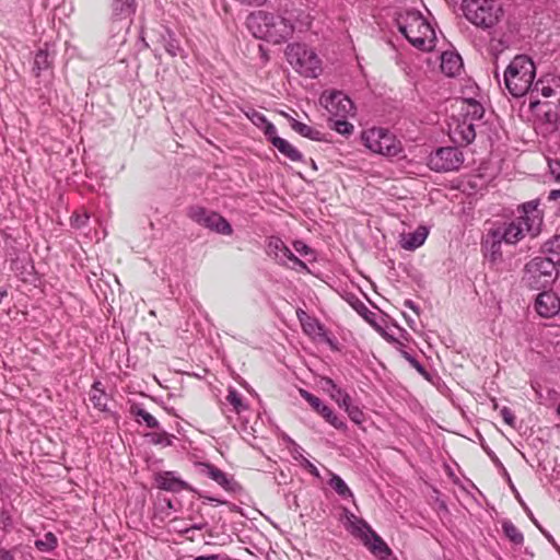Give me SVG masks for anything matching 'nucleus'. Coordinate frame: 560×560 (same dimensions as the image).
Returning a JSON list of instances; mask_svg holds the SVG:
<instances>
[{
    "label": "nucleus",
    "mask_w": 560,
    "mask_h": 560,
    "mask_svg": "<svg viewBox=\"0 0 560 560\" xmlns=\"http://www.w3.org/2000/svg\"><path fill=\"white\" fill-rule=\"evenodd\" d=\"M345 409L353 422L361 423L363 421V412L357 406H352L351 401L345 407Z\"/></svg>",
    "instance_id": "obj_41"
},
{
    "label": "nucleus",
    "mask_w": 560,
    "mask_h": 560,
    "mask_svg": "<svg viewBox=\"0 0 560 560\" xmlns=\"http://www.w3.org/2000/svg\"><path fill=\"white\" fill-rule=\"evenodd\" d=\"M201 528H202V526H201V525H194V526H191L190 528H186V529H184V530H185V532H189L190 529H201Z\"/></svg>",
    "instance_id": "obj_54"
},
{
    "label": "nucleus",
    "mask_w": 560,
    "mask_h": 560,
    "mask_svg": "<svg viewBox=\"0 0 560 560\" xmlns=\"http://www.w3.org/2000/svg\"><path fill=\"white\" fill-rule=\"evenodd\" d=\"M535 74L536 68L533 60L525 55H517L504 71L505 88L514 97H521L529 91L532 95L536 92L546 98L557 97V103L530 100L529 104L532 109L538 108L547 122L556 125L560 120V77L549 74L534 84Z\"/></svg>",
    "instance_id": "obj_1"
},
{
    "label": "nucleus",
    "mask_w": 560,
    "mask_h": 560,
    "mask_svg": "<svg viewBox=\"0 0 560 560\" xmlns=\"http://www.w3.org/2000/svg\"><path fill=\"white\" fill-rule=\"evenodd\" d=\"M450 136L454 142L469 144L476 138L475 124L469 119L462 117H452L448 124Z\"/></svg>",
    "instance_id": "obj_10"
},
{
    "label": "nucleus",
    "mask_w": 560,
    "mask_h": 560,
    "mask_svg": "<svg viewBox=\"0 0 560 560\" xmlns=\"http://www.w3.org/2000/svg\"><path fill=\"white\" fill-rule=\"evenodd\" d=\"M101 386V382H95L92 385L90 390V400L94 408L98 409L100 411H105L107 407V395Z\"/></svg>",
    "instance_id": "obj_29"
},
{
    "label": "nucleus",
    "mask_w": 560,
    "mask_h": 560,
    "mask_svg": "<svg viewBox=\"0 0 560 560\" xmlns=\"http://www.w3.org/2000/svg\"><path fill=\"white\" fill-rule=\"evenodd\" d=\"M557 266L559 265L551 261L550 258L536 257L526 265V270L534 278L539 280L544 277L546 278L544 281L549 282L553 278Z\"/></svg>",
    "instance_id": "obj_16"
},
{
    "label": "nucleus",
    "mask_w": 560,
    "mask_h": 560,
    "mask_svg": "<svg viewBox=\"0 0 560 560\" xmlns=\"http://www.w3.org/2000/svg\"><path fill=\"white\" fill-rule=\"evenodd\" d=\"M156 487L164 491L182 492L190 491L191 487L188 482L179 478L174 471H160L154 476Z\"/></svg>",
    "instance_id": "obj_12"
},
{
    "label": "nucleus",
    "mask_w": 560,
    "mask_h": 560,
    "mask_svg": "<svg viewBox=\"0 0 560 560\" xmlns=\"http://www.w3.org/2000/svg\"><path fill=\"white\" fill-rule=\"evenodd\" d=\"M560 197V189L551 190L549 194L550 200H556Z\"/></svg>",
    "instance_id": "obj_50"
},
{
    "label": "nucleus",
    "mask_w": 560,
    "mask_h": 560,
    "mask_svg": "<svg viewBox=\"0 0 560 560\" xmlns=\"http://www.w3.org/2000/svg\"><path fill=\"white\" fill-rule=\"evenodd\" d=\"M386 209H387V213H390L392 215H399L398 203L395 200L387 199Z\"/></svg>",
    "instance_id": "obj_47"
},
{
    "label": "nucleus",
    "mask_w": 560,
    "mask_h": 560,
    "mask_svg": "<svg viewBox=\"0 0 560 560\" xmlns=\"http://www.w3.org/2000/svg\"><path fill=\"white\" fill-rule=\"evenodd\" d=\"M463 67L462 58L458 54L445 51L441 56V70L448 77L457 75Z\"/></svg>",
    "instance_id": "obj_21"
},
{
    "label": "nucleus",
    "mask_w": 560,
    "mask_h": 560,
    "mask_svg": "<svg viewBox=\"0 0 560 560\" xmlns=\"http://www.w3.org/2000/svg\"><path fill=\"white\" fill-rule=\"evenodd\" d=\"M57 545H58V539L55 536V534H52L50 532L46 533L43 538L37 539L35 541L36 548L44 552L54 550L57 547Z\"/></svg>",
    "instance_id": "obj_34"
},
{
    "label": "nucleus",
    "mask_w": 560,
    "mask_h": 560,
    "mask_svg": "<svg viewBox=\"0 0 560 560\" xmlns=\"http://www.w3.org/2000/svg\"><path fill=\"white\" fill-rule=\"evenodd\" d=\"M226 400L233 406L236 413H241L247 409V405L244 402L242 395L235 389L229 392Z\"/></svg>",
    "instance_id": "obj_35"
},
{
    "label": "nucleus",
    "mask_w": 560,
    "mask_h": 560,
    "mask_svg": "<svg viewBox=\"0 0 560 560\" xmlns=\"http://www.w3.org/2000/svg\"><path fill=\"white\" fill-rule=\"evenodd\" d=\"M549 168L551 174L555 176L557 180H560V162L559 161H549Z\"/></svg>",
    "instance_id": "obj_46"
},
{
    "label": "nucleus",
    "mask_w": 560,
    "mask_h": 560,
    "mask_svg": "<svg viewBox=\"0 0 560 560\" xmlns=\"http://www.w3.org/2000/svg\"><path fill=\"white\" fill-rule=\"evenodd\" d=\"M34 65L38 70L46 67L47 66V54L43 50H39L35 56Z\"/></svg>",
    "instance_id": "obj_44"
},
{
    "label": "nucleus",
    "mask_w": 560,
    "mask_h": 560,
    "mask_svg": "<svg viewBox=\"0 0 560 560\" xmlns=\"http://www.w3.org/2000/svg\"><path fill=\"white\" fill-rule=\"evenodd\" d=\"M202 470L201 472L215 481L218 485H220L224 490L226 491H234L236 487V482L230 478L223 470L218 468L217 466L212 464H202Z\"/></svg>",
    "instance_id": "obj_19"
},
{
    "label": "nucleus",
    "mask_w": 560,
    "mask_h": 560,
    "mask_svg": "<svg viewBox=\"0 0 560 560\" xmlns=\"http://www.w3.org/2000/svg\"><path fill=\"white\" fill-rule=\"evenodd\" d=\"M129 412L138 423L143 422L149 429L159 428V421L141 404L132 402Z\"/></svg>",
    "instance_id": "obj_23"
},
{
    "label": "nucleus",
    "mask_w": 560,
    "mask_h": 560,
    "mask_svg": "<svg viewBox=\"0 0 560 560\" xmlns=\"http://www.w3.org/2000/svg\"><path fill=\"white\" fill-rule=\"evenodd\" d=\"M545 257L550 258L560 266V235H555L544 245Z\"/></svg>",
    "instance_id": "obj_32"
},
{
    "label": "nucleus",
    "mask_w": 560,
    "mask_h": 560,
    "mask_svg": "<svg viewBox=\"0 0 560 560\" xmlns=\"http://www.w3.org/2000/svg\"><path fill=\"white\" fill-rule=\"evenodd\" d=\"M261 129L265 136L271 141L272 144L275 139H280V137L277 135V128L269 120L261 126Z\"/></svg>",
    "instance_id": "obj_42"
},
{
    "label": "nucleus",
    "mask_w": 560,
    "mask_h": 560,
    "mask_svg": "<svg viewBox=\"0 0 560 560\" xmlns=\"http://www.w3.org/2000/svg\"><path fill=\"white\" fill-rule=\"evenodd\" d=\"M387 343L392 347L394 354L404 358L413 369L418 371L419 374L429 380V373L424 366L416 359L413 355V350L409 346L397 340L389 332H387Z\"/></svg>",
    "instance_id": "obj_13"
},
{
    "label": "nucleus",
    "mask_w": 560,
    "mask_h": 560,
    "mask_svg": "<svg viewBox=\"0 0 560 560\" xmlns=\"http://www.w3.org/2000/svg\"><path fill=\"white\" fill-rule=\"evenodd\" d=\"M397 65L399 66L400 70L405 73L408 82L412 85L416 84L417 69L404 60H398Z\"/></svg>",
    "instance_id": "obj_39"
},
{
    "label": "nucleus",
    "mask_w": 560,
    "mask_h": 560,
    "mask_svg": "<svg viewBox=\"0 0 560 560\" xmlns=\"http://www.w3.org/2000/svg\"><path fill=\"white\" fill-rule=\"evenodd\" d=\"M246 25L256 38L277 45L290 39L295 32L307 31L312 25V16L296 8H287L279 15L259 10L247 16Z\"/></svg>",
    "instance_id": "obj_2"
},
{
    "label": "nucleus",
    "mask_w": 560,
    "mask_h": 560,
    "mask_svg": "<svg viewBox=\"0 0 560 560\" xmlns=\"http://www.w3.org/2000/svg\"><path fill=\"white\" fill-rule=\"evenodd\" d=\"M500 413L506 424H509L510 427L515 425V417L510 408L503 407Z\"/></svg>",
    "instance_id": "obj_43"
},
{
    "label": "nucleus",
    "mask_w": 560,
    "mask_h": 560,
    "mask_svg": "<svg viewBox=\"0 0 560 560\" xmlns=\"http://www.w3.org/2000/svg\"><path fill=\"white\" fill-rule=\"evenodd\" d=\"M535 308L541 317H553L560 312V299L552 291H544L537 295Z\"/></svg>",
    "instance_id": "obj_15"
},
{
    "label": "nucleus",
    "mask_w": 560,
    "mask_h": 560,
    "mask_svg": "<svg viewBox=\"0 0 560 560\" xmlns=\"http://www.w3.org/2000/svg\"><path fill=\"white\" fill-rule=\"evenodd\" d=\"M386 552H387V560H397V558L393 556L392 550L388 547L386 549Z\"/></svg>",
    "instance_id": "obj_51"
},
{
    "label": "nucleus",
    "mask_w": 560,
    "mask_h": 560,
    "mask_svg": "<svg viewBox=\"0 0 560 560\" xmlns=\"http://www.w3.org/2000/svg\"><path fill=\"white\" fill-rule=\"evenodd\" d=\"M285 57L292 68L306 78H317L322 73V60L317 54L304 44L287 46Z\"/></svg>",
    "instance_id": "obj_5"
},
{
    "label": "nucleus",
    "mask_w": 560,
    "mask_h": 560,
    "mask_svg": "<svg viewBox=\"0 0 560 560\" xmlns=\"http://www.w3.org/2000/svg\"><path fill=\"white\" fill-rule=\"evenodd\" d=\"M539 200L524 202L517 208L518 215L509 223L495 228V237H502L506 244H516L526 235L536 237L544 224V213Z\"/></svg>",
    "instance_id": "obj_3"
},
{
    "label": "nucleus",
    "mask_w": 560,
    "mask_h": 560,
    "mask_svg": "<svg viewBox=\"0 0 560 560\" xmlns=\"http://www.w3.org/2000/svg\"><path fill=\"white\" fill-rule=\"evenodd\" d=\"M558 412L560 413V404H559V407H558Z\"/></svg>",
    "instance_id": "obj_57"
},
{
    "label": "nucleus",
    "mask_w": 560,
    "mask_h": 560,
    "mask_svg": "<svg viewBox=\"0 0 560 560\" xmlns=\"http://www.w3.org/2000/svg\"><path fill=\"white\" fill-rule=\"evenodd\" d=\"M464 14L472 24L489 28L502 16L501 5L495 0H465Z\"/></svg>",
    "instance_id": "obj_6"
},
{
    "label": "nucleus",
    "mask_w": 560,
    "mask_h": 560,
    "mask_svg": "<svg viewBox=\"0 0 560 560\" xmlns=\"http://www.w3.org/2000/svg\"><path fill=\"white\" fill-rule=\"evenodd\" d=\"M505 536L515 545L524 542V536L518 528L510 521H504L502 524Z\"/></svg>",
    "instance_id": "obj_33"
},
{
    "label": "nucleus",
    "mask_w": 560,
    "mask_h": 560,
    "mask_svg": "<svg viewBox=\"0 0 560 560\" xmlns=\"http://www.w3.org/2000/svg\"><path fill=\"white\" fill-rule=\"evenodd\" d=\"M320 103L326 109L337 116H347L353 112L351 100L342 92L335 91L329 94L324 93L320 96Z\"/></svg>",
    "instance_id": "obj_11"
},
{
    "label": "nucleus",
    "mask_w": 560,
    "mask_h": 560,
    "mask_svg": "<svg viewBox=\"0 0 560 560\" xmlns=\"http://www.w3.org/2000/svg\"><path fill=\"white\" fill-rule=\"evenodd\" d=\"M464 163V155L457 148H440L431 153L428 165L435 172L457 171Z\"/></svg>",
    "instance_id": "obj_8"
},
{
    "label": "nucleus",
    "mask_w": 560,
    "mask_h": 560,
    "mask_svg": "<svg viewBox=\"0 0 560 560\" xmlns=\"http://www.w3.org/2000/svg\"><path fill=\"white\" fill-rule=\"evenodd\" d=\"M346 528L374 553L382 555L385 552L384 541L377 536L365 522L357 518L353 514L347 516Z\"/></svg>",
    "instance_id": "obj_7"
},
{
    "label": "nucleus",
    "mask_w": 560,
    "mask_h": 560,
    "mask_svg": "<svg viewBox=\"0 0 560 560\" xmlns=\"http://www.w3.org/2000/svg\"><path fill=\"white\" fill-rule=\"evenodd\" d=\"M330 128L343 136L350 135L353 131L352 124L345 119H336L331 121Z\"/></svg>",
    "instance_id": "obj_38"
},
{
    "label": "nucleus",
    "mask_w": 560,
    "mask_h": 560,
    "mask_svg": "<svg viewBox=\"0 0 560 560\" xmlns=\"http://www.w3.org/2000/svg\"><path fill=\"white\" fill-rule=\"evenodd\" d=\"M497 232L494 229L490 230L487 234V238L483 242V246L486 250L488 252L490 259L492 261H497L501 258V244L504 242L502 237H495Z\"/></svg>",
    "instance_id": "obj_26"
},
{
    "label": "nucleus",
    "mask_w": 560,
    "mask_h": 560,
    "mask_svg": "<svg viewBox=\"0 0 560 560\" xmlns=\"http://www.w3.org/2000/svg\"><path fill=\"white\" fill-rule=\"evenodd\" d=\"M273 147L293 162H299L303 158L302 153L283 138L275 139Z\"/></svg>",
    "instance_id": "obj_30"
},
{
    "label": "nucleus",
    "mask_w": 560,
    "mask_h": 560,
    "mask_svg": "<svg viewBox=\"0 0 560 560\" xmlns=\"http://www.w3.org/2000/svg\"><path fill=\"white\" fill-rule=\"evenodd\" d=\"M0 560H14V557L10 551L0 549Z\"/></svg>",
    "instance_id": "obj_49"
},
{
    "label": "nucleus",
    "mask_w": 560,
    "mask_h": 560,
    "mask_svg": "<svg viewBox=\"0 0 560 560\" xmlns=\"http://www.w3.org/2000/svg\"><path fill=\"white\" fill-rule=\"evenodd\" d=\"M429 231L425 226H418L416 231L410 233H400L399 245L407 250H415L420 247L427 240Z\"/></svg>",
    "instance_id": "obj_18"
},
{
    "label": "nucleus",
    "mask_w": 560,
    "mask_h": 560,
    "mask_svg": "<svg viewBox=\"0 0 560 560\" xmlns=\"http://www.w3.org/2000/svg\"><path fill=\"white\" fill-rule=\"evenodd\" d=\"M243 551L246 552V553L252 555V552L247 548H244Z\"/></svg>",
    "instance_id": "obj_56"
},
{
    "label": "nucleus",
    "mask_w": 560,
    "mask_h": 560,
    "mask_svg": "<svg viewBox=\"0 0 560 560\" xmlns=\"http://www.w3.org/2000/svg\"><path fill=\"white\" fill-rule=\"evenodd\" d=\"M196 560H217L215 556L212 557H198Z\"/></svg>",
    "instance_id": "obj_53"
},
{
    "label": "nucleus",
    "mask_w": 560,
    "mask_h": 560,
    "mask_svg": "<svg viewBox=\"0 0 560 560\" xmlns=\"http://www.w3.org/2000/svg\"><path fill=\"white\" fill-rule=\"evenodd\" d=\"M285 117L289 118V121H290V126L291 128L300 133L301 136L305 137V138H308L311 140H320L322 139V133L320 131L312 128L311 126L306 125V124H303V122H300L298 120H295L294 118L292 117H289L288 115H285Z\"/></svg>",
    "instance_id": "obj_28"
},
{
    "label": "nucleus",
    "mask_w": 560,
    "mask_h": 560,
    "mask_svg": "<svg viewBox=\"0 0 560 560\" xmlns=\"http://www.w3.org/2000/svg\"><path fill=\"white\" fill-rule=\"evenodd\" d=\"M485 109L480 103L474 100L463 101L460 103L459 117L469 119L474 124L483 117Z\"/></svg>",
    "instance_id": "obj_22"
},
{
    "label": "nucleus",
    "mask_w": 560,
    "mask_h": 560,
    "mask_svg": "<svg viewBox=\"0 0 560 560\" xmlns=\"http://www.w3.org/2000/svg\"><path fill=\"white\" fill-rule=\"evenodd\" d=\"M401 152L400 142L394 137L393 139L387 136V160L397 156Z\"/></svg>",
    "instance_id": "obj_40"
},
{
    "label": "nucleus",
    "mask_w": 560,
    "mask_h": 560,
    "mask_svg": "<svg viewBox=\"0 0 560 560\" xmlns=\"http://www.w3.org/2000/svg\"><path fill=\"white\" fill-rule=\"evenodd\" d=\"M268 248L269 255H273L278 264L298 271L308 272L306 264L298 258L280 238H271Z\"/></svg>",
    "instance_id": "obj_9"
},
{
    "label": "nucleus",
    "mask_w": 560,
    "mask_h": 560,
    "mask_svg": "<svg viewBox=\"0 0 560 560\" xmlns=\"http://www.w3.org/2000/svg\"><path fill=\"white\" fill-rule=\"evenodd\" d=\"M353 308L358 312V314H360L372 327H374L380 334L381 336L385 337V329L382 327V325L377 322V318H382L381 315L370 311L368 308V306L361 302V301H357L354 304H353Z\"/></svg>",
    "instance_id": "obj_24"
},
{
    "label": "nucleus",
    "mask_w": 560,
    "mask_h": 560,
    "mask_svg": "<svg viewBox=\"0 0 560 560\" xmlns=\"http://www.w3.org/2000/svg\"><path fill=\"white\" fill-rule=\"evenodd\" d=\"M249 118L255 125L259 126L260 128L268 121L267 118L261 113L255 110L253 112L252 116H249Z\"/></svg>",
    "instance_id": "obj_45"
},
{
    "label": "nucleus",
    "mask_w": 560,
    "mask_h": 560,
    "mask_svg": "<svg viewBox=\"0 0 560 560\" xmlns=\"http://www.w3.org/2000/svg\"><path fill=\"white\" fill-rule=\"evenodd\" d=\"M405 304H406L408 307H410V308L415 310L413 303H412L410 300H407V301L405 302Z\"/></svg>",
    "instance_id": "obj_55"
},
{
    "label": "nucleus",
    "mask_w": 560,
    "mask_h": 560,
    "mask_svg": "<svg viewBox=\"0 0 560 560\" xmlns=\"http://www.w3.org/2000/svg\"><path fill=\"white\" fill-rule=\"evenodd\" d=\"M8 295V291L7 290H0V303L2 302V300Z\"/></svg>",
    "instance_id": "obj_52"
},
{
    "label": "nucleus",
    "mask_w": 560,
    "mask_h": 560,
    "mask_svg": "<svg viewBox=\"0 0 560 560\" xmlns=\"http://www.w3.org/2000/svg\"><path fill=\"white\" fill-rule=\"evenodd\" d=\"M325 384L327 386L326 390L340 407L345 408L351 401L350 396L339 388L330 378H326Z\"/></svg>",
    "instance_id": "obj_31"
},
{
    "label": "nucleus",
    "mask_w": 560,
    "mask_h": 560,
    "mask_svg": "<svg viewBox=\"0 0 560 560\" xmlns=\"http://www.w3.org/2000/svg\"><path fill=\"white\" fill-rule=\"evenodd\" d=\"M331 488L342 498L352 497V492L350 491L347 483L337 475H334L329 481Z\"/></svg>",
    "instance_id": "obj_36"
},
{
    "label": "nucleus",
    "mask_w": 560,
    "mask_h": 560,
    "mask_svg": "<svg viewBox=\"0 0 560 560\" xmlns=\"http://www.w3.org/2000/svg\"><path fill=\"white\" fill-rule=\"evenodd\" d=\"M203 226L223 235L232 234V228L230 223L217 212L210 211V213L207 214V221Z\"/></svg>",
    "instance_id": "obj_25"
},
{
    "label": "nucleus",
    "mask_w": 560,
    "mask_h": 560,
    "mask_svg": "<svg viewBox=\"0 0 560 560\" xmlns=\"http://www.w3.org/2000/svg\"><path fill=\"white\" fill-rule=\"evenodd\" d=\"M296 316L300 320L304 334H306L308 337L316 339L325 336V328L317 318L310 316L305 311L301 308L296 311Z\"/></svg>",
    "instance_id": "obj_17"
},
{
    "label": "nucleus",
    "mask_w": 560,
    "mask_h": 560,
    "mask_svg": "<svg viewBox=\"0 0 560 560\" xmlns=\"http://www.w3.org/2000/svg\"><path fill=\"white\" fill-rule=\"evenodd\" d=\"M137 3L135 0H112V13L114 18L130 16L135 14Z\"/></svg>",
    "instance_id": "obj_27"
},
{
    "label": "nucleus",
    "mask_w": 560,
    "mask_h": 560,
    "mask_svg": "<svg viewBox=\"0 0 560 560\" xmlns=\"http://www.w3.org/2000/svg\"><path fill=\"white\" fill-rule=\"evenodd\" d=\"M293 247H294V249H295L298 253H300V254H302V255H306V254L308 253V246H307V245H305V244H304L303 242H301V241H296V242H294V243H293Z\"/></svg>",
    "instance_id": "obj_48"
},
{
    "label": "nucleus",
    "mask_w": 560,
    "mask_h": 560,
    "mask_svg": "<svg viewBox=\"0 0 560 560\" xmlns=\"http://www.w3.org/2000/svg\"><path fill=\"white\" fill-rule=\"evenodd\" d=\"M398 31L416 48L431 51L435 47L436 35L432 25L416 10H405L395 18Z\"/></svg>",
    "instance_id": "obj_4"
},
{
    "label": "nucleus",
    "mask_w": 560,
    "mask_h": 560,
    "mask_svg": "<svg viewBox=\"0 0 560 560\" xmlns=\"http://www.w3.org/2000/svg\"><path fill=\"white\" fill-rule=\"evenodd\" d=\"M210 211L206 210L202 207H192L189 209V218L197 222L200 225H205L207 221V214H209Z\"/></svg>",
    "instance_id": "obj_37"
},
{
    "label": "nucleus",
    "mask_w": 560,
    "mask_h": 560,
    "mask_svg": "<svg viewBox=\"0 0 560 560\" xmlns=\"http://www.w3.org/2000/svg\"><path fill=\"white\" fill-rule=\"evenodd\" d=\"M385 138L383 128H371L362 133V140L365 147L375 153H383L382 140Z\"/></svg>",
    "instance_id": "obj_20"
},
{
    "label": "nucleus",
    "mask_w": 560,
    "mask_h": 560,
    "mask_svg": "<svg viewBox=\"0 0 560 560\" xmlns=\"http://www.w3.org/2000/svg\"><path fill=\"white\" fill-rule=\"evenodd\" d=\"M301 396L310 404V406L319 413L328 423H330L336 429H343L345 423L340 420L332 410L323 404V401L314 396L313 394L301 389Z\"/></svg>",
    "instance_id": "obj_14"
}]
</instances>
